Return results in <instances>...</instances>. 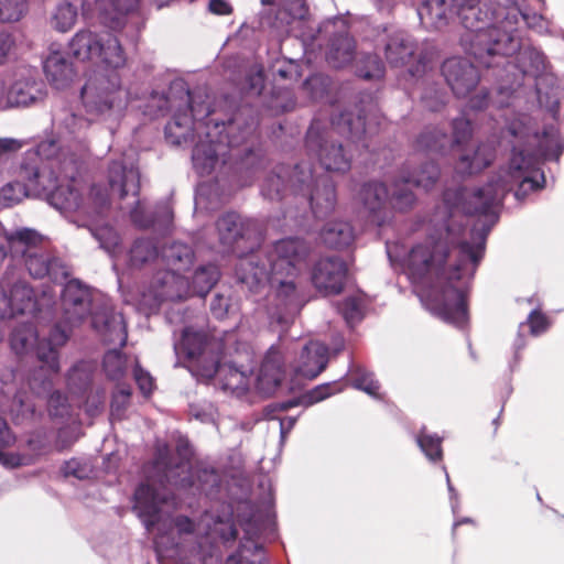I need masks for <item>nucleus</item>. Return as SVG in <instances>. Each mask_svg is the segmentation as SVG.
Returning <instances> with one entry per match:
<instances>
[{
  "instance_id": "5fc2aeb1",
  "label": "nucleus",
  "mask_w": 564,
  "mask_h": 564,
  "mask_svg": "<svg viewBox=\"0 0 564 564\" xmlns=\"http://www.w3.org/2000/svg\"><path fill=\"white\" fill-rule=\"evenodd\" d=\"M357 72L365 79L381 78L384 65L377 54H367L359 61Z\"/></svg>"
},
{
  "instance_id": "c85d7f7f",
  "label": "nucleus",
  "mask_w": 564,
  "mask_h": 564,
  "mask_svg": "<svg viewBox=\"0 0 564 564\" xmlns=\"http://www.w3.org/2000/svg\"><path fill=\"white\" fill-rule=\"evenodd\" d=\"M10 253L14 258H24L30 253L36 252L43 242V237L36 230L31 228L17 229L6 235Z\"/></svg>"
},
{
  "instance_id": "37998d69",
  "label": "nucleus",
  "mask_w": 564,
  "mask_h": 564,
  "mask_svg": "<svg viewBox=\"0 0 564 564\" xmlns=\"http://www.w3.org/2000/svg\"><path fill=\"white\" fill-rule=\"evenodd\" d=\"M243 113V110H239L227 122V124L224 123V130L226 131L228 145L231 148L245 143L256 129V120L253 118L242 122Z\"/></svg>"
},
{
  "instance_id": "f03ea898",
  "label": "nucleus",
  "mask_w": 564,
  "mask_h": 564,
  "mask_svg": "<svg viewBox=\"0 0 564 564\" xmlns=\"http://www.w3.org/2000/svg\"><path fill=\"white\" fill-rule=\"evenodd\" d=\"M310 252V245L302 238L280 239L273 243L264 259L254 252L241 259L236 267V274L250 289L267 281L276 314L281 318L301 307L299 279Z\"/></svg>"
},
{
  "instance_id": "774afa93",
  "label": "nucleus",
  "mask_w": 564,
  "mask_h": 564,
  "mask_svg": "<svg viewBox=\"0 0 564 564\" xmlns=\"http://www.w3.org/2000/svg\"><path fill=\"white\" fill-rule=\"evenodd\" d=\"M424 107L430 111H440L445 106L444 95L438 90H427L422 96Z\"/></svg>"
},
{
  "instance_id": "de8ad7c7",
  "label": "nucleus",
  "mask_w": 564,
  "mask_h": 564,
  "mask_svg": "<svg viewBox=\"0 0 564 564\" xmlns=\"http://www.w3.org/2000/svg\"><path fill=\"white\" fill-rule=\"evenodd\" d=\"M440 177V169L433 161L425 162L409 176L402 177L404 184H413L425 189L431 188Z\"/></svg>"
},
{
  "instance_id": "4d7b16f0",
  "label": "nucleus",
  "mask_w": 564,
  "mask_h": 564,
  "mask_svg": "<svg viewBox=\"0 0 564 564\" xmlns=\"http://www.w3.org/2000/svg\"><path fill=\"white\" fill-rule=\"evenodd\" d=\"M26 196V187L23 183H8L0 189V202L4 207L19 204Z\"/></svg>"
},
{
  "instance_id": "8fccbe9b",
  "label": "nucleus",
  "mask_w": 564,
  "mask_h": 564,
  "mask_svg": "<svg viewBox=\"0 0 564 564\" xmlns=\"http://www.w3.org/2000/svg\"><path fill=\"white\" fill-rule=\"evenodd\" d=\"M159 254L158 248L152 239H137L130 250V260L134 265H142L155 259Z\"/></svg>"
},
{
  "instance_id": "39448f33",
  "label": "nucleus",
  "mask_w": 564,
  "mask_h": 564,
  "mask_svg": "<svg viewBox=\"0 0 564 564\" xmlns=\"http://www.w3.org/2000/svg\"><path fill=\"white\" fill-rule=\"evenodd\" d=\"M69 330L62 323L55 324L50 330L48 337L39 339L33 323L17 325L10 336V345L17 355L29 352L35 345V355L39 366L29 377L30 389L36 394L48 393L53 387V378L59 373V348L68 338Z\"/></svg>"
},
{
  "instance_id": "a211bd4d",
  "label": "nucleus",
  "mask_w": 564,
  "mask_h": 564,
  "mask_svg": "<svg viewBox=\"0 0 564 564\" xmlns=\"http://www.w3.org/2000/svg\"><path fill=\"white\" fill-rule=\"evenodd\" d=\"M442 74L458 98L467 97L479 84L480 74L467 58L451 57L442 65Z\"/></svg>"
},
{
  "instance_id": "052dcab7",
  "label": "nucleus",
  "mask_w": 564,
  "mask_h": 564,
  "mask_svg": "<svg viewBox=\"0 0 564 564\" xmlns=\"http://www.w3.org/2000/svg\"><path fill=\"white\" fill-rule=\"evenodd\" d=\"M338 310L348 324H352L361 318L360 304L356 297L345 299L339 304Z\"/></svg>"
},
{
  "instance_id": "423d86ee",
  "label": "nucleus",
  "mask_w": 564,
  "mask_h": 564,
  "mask_svg": "<svg viewBox=\"0 0 564 564\" xmlns=\"http://www.w3.org/2000/svg\"><path fill=\"white\" fill-rule=\"evenodd\" d=\"M291 182L294 193H301L307 197L316 218H325L335 209L337 203L336 188L329 176L314 177L311 165L302 162L294 165Z\"/></svg>"
},
{
  "instance_id": "cd10ccee",
  "label": "nucleus",
  "mask_w": 564,
  "mask_h": 564,
  "mask_svg": "<svg viewBox=\"0 0 564 564\" xmlns=\"http://www.w3.org/2000/svg\"><path fill=\"white\" fill-rule=\"evenodd\" d=\"M328 364V350L324 345L310 343L301 352V365L297 371L308 379L316 378L323 372Z\"/></svg>"
},
{
  "instance_id": "dca6fc26",
  "label": "nucleus",
  "mask_w": 564,
  "mask_h": 564,
  "mask_svg": "<svg viewBox=\"0 0 564 564\" xmlns=\"http://www.w3.org/2000/svg\"><path fill=\"white\" fill-rule=\"evenodd\" d=\"M189 112H177L165 126V138L175 145L194 140V121L206 119L212 113L209 105L195 106L189 90L186 91Z\"/></svg>"
},
{
  "instance_id": "5701e85b",
  "label": "nucleus",
  "mask_w": 564,
  "mask_h": 564,
  "mask_svg": "<svg viewBox=\"0 0 564 564\" xmlns=\"http://www.w3.org/2000/svg\"><path fill=\"white\" fill-rule=\"evenodd\" d=\"M284 379V360L279 348L271 347L265 354L257 377V388L265 393L273 392Z\"/></svg>"
},
{
  "instance_id": "2f4dec72",
  "label": "nucleus",
  "mask_w": 564,
  "mask_h": 564,
  "mask_svg": "<svg viewBox=\"0 0 564 564\" xmlns=\"http://www.w3.org/2000/svg\"><path fill=\"white\" fill-rule=\"evenodd\" d=\"M98 45L96 57L107 67L118 69L126 65V52L116 35L108 32L100 34Z\"/></svg>"
},
{
  "instance_id": "473e14b6",
  "label": "nucleus",
  "mask_w": 564,
  "mask_h": 564,
  "mask_svg": "<svg viewBox=\"0 0 564 564\" xmlns=\"http://www.w3.org/2000/svg\"><path fill=\"white\" fill-rule=\"evenodd\" d=\"M162 260L170 268L167 271L176 273L191 269L194 262V251L191 246L174 241L162 248Z\"/></svg>"
},
{
  "instance_id": "3c124183",
  "label": "nucleus",
  "mask_w": 564,
  "mask_h": 564,
  "mask_svg": "<svg viewBox=\"0 0 564 564\" xmlns=\"http://www.w3.org/2000/svg\"><path fill=\"white\" fill-rule=\"evenodd\" d=\"M416 442L424 455L431 462L437 463L443 459V440L437 434H431L423 430L417 435Z\"/></svg>"
},
{
  "instance_id": "c03bdc74",
  "label": "nucleus",
  "mask_w": 564,
  "mask_h": 564,
  "mask_svg": "<svg viewBox=\"0 0 564 564\" xmlns=\"http://www.w3.org/2000/svg\"><path fill=\"white\" fill-rule=\"evenodd\" d=\"M517 56L518 67L522 75L538 74L545 68V56L535 47L522 43Z\"/></svg>"
},
{
  "instance_id": "bb28decb",
  "label": "nucleus",
  "mask_w": 564,
  "mask_h": 564,
  "mask_svg": "<svg viewBox=\"0 0 564 564\" xmlns=\"http://www.w3.org/2000/svg\"><path fill=\"white\" fill-rule=\"evenodd\" d=\"M422 24L429 29L441 30L456 15L448 0H425L417 9Z\"/></svg>"
},
{
  "instance_id": "2eb2a0df",
  "label": "nucleus",
  "mask_w": 564,
  "mask_h": 564,
  "mask_svg": "<svg viewBox=\"0 0 564 564\" xmlns=\"http://www.w3.org/2000/svg\"><path fill=\"white\" fill-rule=\"evenodd\" d=\"M473 135L470 120L456 118L453 121V138L442 129L429 127L416 139V148L427 152H443L447 145H462L467 143Z\"/></svg>"
},
{
  "instance_id": "f3484780",
  "label": "nucleus",
  "mask_w": 564,
  "mask_h": 564,
  "mask_svg": "<svg viewBox=\"0 0 564 564\" xmlns=\"http://www.w3.org/2000/svg\"><path fill=\"white\" fill-rule=\"evenodd\" d=\"M462 25L470 33L468 35V53L474 56V44L480 32H487L492 15L491 11L480 0H448Z\"/></svg>"
},
{
  "instance_id": "e2e57ef3",
  "label": "nucleus",
  "mask_w": 564,
  "mask_h": 564,
  "mask_svg": "<svg viewBox=\"0 0 564 564\" xmlns=\"http://www.w3.org/2000/svg\"><path fill=\"white\" fill-rule=\"evenodd\" d=\"M104 367L107 376L112 380H117L123 376L124 368L119 354H108L105 357Z\"/></svg>"
},
{
  "instance_id": "72a5a7b5",
  "label": "nucleus",
  "mask_w": 564,
  "mask_h": 564,
  "mask_svg": "<svg viewBox=\"0 0 564 564\" xmlns=\"http://www.w3.org/2000/svg\"><path fill=\"white\" fill-rule=\"evenodd\" d=\"M43 68L47 80L57 89L66 87L74 76L72 64L58 53L51 54Z\"/></svg>"
},
{
  "instance_id": "09e8293b",
  "label": "nucleus",
  "mask_w": 564,
  "mask_h": 564,
  "mask_svg": "<svg viewBox=\"0 0 564 564\" xmlns=\"http://www.w3.org/2000/svg\"><path fill=\"white\" fill-rule=\"evenodd\" d=\"M538 162L534 152H525V150L513 147L509 162V173L513 177H520L522 173L534 169Z\"/></svg>"
},
{
  "instance_id": "aec40b11",
  "label": "nucleus",
  "mask_w": 564,
  "mask_h": 564,
  "mask_svg": "<svg viewBox=\"0 0 564 564\" xmlns=\"http://www.w3.org/2000/svg\"><path fill=\"white\" fill-rule=\"evenodd\" d=\"M162 487L158 482V476L147 475V481L140 484L134 491V507L145 529L151 531L160 520L162 500L159 497L155 486Z\"/></svg>"
},
{
  "instance_id": "a18cd8bd",
  "label": "nucleus",
  "mask_w": 564,
  "mask_h": 564,
  "mask_svg": "<svg viewBox=\"0 0 564 564\" xmlns=\"http://www.w3.org/2000/svg\"><path fill=\"white\" fill-rule=\"evenodd\" d=\"M78 18L77 7L68 1L59 2L51 15V24L58 32H68Z\"/></svg>"
},
{
  "instance_id": "79ce46f5",
  "label": "nucleus",
  "mask_w": 564,
  "mask_h": 564,
  "mask_svg": "<svg viewBox=\"0 0 564 564\" xmlns=\"http://www.w3.org/2000/svg\"><path fill=\"white\" fill-rule=\"evenodd\" d=\"M99 37L100 34H96L89 30L78 31L69 43L72 55L80 61L96 57L99 48Z\"/></svg>"
},
{
  "instance_id": "6ab92c4d",
  "label": "nucleus",
  "mask_w": 564,
  "mask_h": 564,
  "mask_svg": "<svg viewBox=\"0 0 564 564\" xmlns=\"http://www.w3.org/2000/svg\"><path fill=\"white\" fill-rule=\"evenodd\" d=\"M188 282L181 274L173 271H159L152 279L144 300L152 299L151 306H160L163 302H175L186 299Z\"/></svg>"
},
{
  "instance_id": "ea45409f",
  "label": "nucleus",
  "mask_w": 564,
  "mask_h": 564,
  "mask_svg": "<svg viewBox=\"0 0 564 564\" xmlns=\"http://www.w3.org/2000/svg\"><path fill=\"white\" fill-rule=\"evenodd\" d=\"M533 138L538 141V149L534 151L538 160L560 159L563 153L564 144L556 129L553 127L545 128L541 137L539 133H534Z\"/></svg>"
},
{
  "instance_id": "1a4fd4ad",
  "label": "nucleus",
  "mask_w": 564,
  "mask_h": 564,
  "mask_svg": "<svg viewBox=\"0 0 564 564\" xmlns=\"http://www.w3.org/2000/svg\"><path fill=\"white\" fill-rule=\"evenodd\" d=\"M107 188L100 185H93L89 192L94 214L101 215L110 206V195H117L120 199L129 194L137 196L140 191V174L133 165L127 166L122 161H112L108 167Z\"/></svg>"
},
{
  "instance_id": "7ed1b4c3",
  "label": "nucleus",
  "mask_w": 564,
  "mask_h": 564,
  "mask_svg": "<svg viewBox=\"0 0 564 564\" xmlns=\"http://www.w3.org/2000/svg\"><path fill=\"white\" fill-rule=\"evenodd\" d=\"M491 22L487 32H480L474 44V58L486 68L510 66L507 61L522 46L519 23L523 21L529 29L542 26L543 18L538 13L524 11L520 4H498L491 11Z\"/></svg>"
},
{
  "instance_id": "4be33fe9",
  "label": "nucleus",
  "mask_w": 564,
  "mask_h": 564,
  "mask_svg": "<svg viewBox=\"0 0 564 564\" xmlns=\"http://www.w3.org/2000/svg\"><path fill=\"white\" fill-rule=\"evenodd\" d=\"M43 84L31 76H18L11 73L8 86V108L29 106L43 98Z\"/></svg>"
},
{
  "instance_id": "f257e3e1",
  "label": "nucleus",
  "mask_w": 564,
  "mask_h": 564,
  "mask_svg": "<svg viewBox=\"0 0 564 564\" xmlns=\"http://www.w3.org/2000/svg\"><path fill=\"white\" fill-rule=\"evenodd\" d=\"M490 227L473 230V242L460 239L462 227L457 230L446 227L445 236L427 239L414 246L409 254L411 268L419 274L436 273L444 283L434 289L427 297L429 310L441 319L464 326L468 321L467 292L454 284L467 270L468 263L476 271L485 254Z\"/></svg>"
},
{
  "instance_id": "e433bc0d",
  "label": "nucleus",
  "mask_w": 564,
  "mask_h": 564,
  "mask_svg": "<svg viewBox=\"0 0 564 564\" xmlns=\"http://www.w3.org/2000/svg\"><path fill=\"white\" fill-rule=\"evenodd\" d=\"M388 197V187L384 183L378 181L365 183L359 192L361 204L372 216H377L383 210Z\"/></svg>"
},
{
  "instance_id": "bf43d9fd",
  "label": "nucleus",
  "mask_w": 564,
  "mask_h": 564,
  "mask_svg": "<svg viewBox=\"0 0 564 564\" xmlns=\"http://www.w3.org/2000/svg\"><path fill=\"white\" fill-rule=\"evenodd\" d=\"M327 86L328 78L319 74L310 76L303 83L304 89L310 91L314 99L322 97L326 93Z\"/></svg>"
},
{
  "instance_id": "9d476101",
  "label": "nucleus",
  "mask_w": 564,
  "mask_h": 564,
  "mask_svg": "<svg viewBox=\"0 0 564 564\" xmlns=\"http://www.w3.org/2000/svg\"><path fill=\"white\" fill-rule=\"evenodd\" d=\"M120 77L117 73H94L80 90L82 101L88 112L104 113L122 101Z\"/></svg>"
},
{
  "instance_id": "58836bf2",
  "label": "nucleus",
  "mask_w": 564,
  "mask_h": 564,
  "mask_svg": "<svg viewBox=\"0 0 564 564\" xmlns=\"http://www.w3.org/2000/svg\"><path fill=\"white\" fill-rule=\"evenodd\" d=\"M323 242L333 249H341L354 240L351 226L346 221H330L321 231Z\"/></svg>"
},
{
  "instance_id": "412c9836",
  "label": "nucleus",
  "mask_w": 564,
  "mask_h": 564,
  "mask_svg": "<svg viewBox=\"0 0 564 564\" xmlns=\"http://www.w3.org/2000/svg\"><path fill=\"white\" fill-rule=\"evenodd\" d=\"M35 307V292L28 283L22 281L14 283L9 294L0 289V321L33 312Z\"/></svg>"
},
{
  "instance_id": "f8f14e48",
  "label": "nucleus",
  "mask_w": 564,
  "mask_h": 564,
  "mask_svg": "<svg viewBox=\"0 0 564 564\" xmlns=\"http://www.w3.org/2000/svg\"><path fill=\"white\" fill-rule=\"evenodd\" d=\"M140 0H94L83 1L82 15L86 20L97 19L101 24L112 29H122L128 18L135 15Z\"/></svg>"
},
{
  "instance_id": "7c9ffc66",
  "label": "nucleus",
  "mask_w": 564,
  "mask_h": 564,
  "mask_svg": "<svg viewBox=\"0 0 564 564\" xmlns=\"http://www.w3.org/2000/svg\"><path fill=\"white\" fill-rule=\"evenodd\" d=\"M496 148L491 143H481L477 147L474 155H462L457 162L456 171L459 174L471 175L478 173L495 161Z\"/></svg>"
},
{
  "instance_id": "603ef678",
  "label": "nucleus",
  "mask_w": 564,
  "mask_h": 564,
  "mask_svg": "<svg viewBox=\"0 0 564 564\" xmlns=\"http://www.w3.org/2000/svg\"><path fill=\"white\" fill-rule=\"evenodd\" d=\"M343 388L344 386L338 381H332L316 386L302 395L301 403L306 406L313 405L343 391Z\"/></svg>"
},
{
  "instance_id": "0e129e2a",
  "label": "nucleus",
  "mask_w": 564,
  "mask_h": 564,
  "mask_svg": "<svg viewBox=\"0 0 564 564\" xmlns=\"http://www.w3.org/2000/svg\"><path fill=\"white\" fill-rule=\"evenodd\" d=\"M527 322L530 328V333L534 336L544 333L550 326L547 316L539 310L532 311L529 314Z\"/></svg>"
},
{
  "instance_id": "6e6552de",
  "label": "nucleus",
  "mask_w": 564,
  "mask_h": 564,
  "mask_svg": "<svg viewBox=\"0 0 564 564\" xmlns=\"http://www.w3.org/2000/svg\"><path fill=\"white\" fill-rule=\"evenodd\" d=\"M220 243L239 257V261L260 246L262 230L258 221L243 219L236 213H227L216 223Z\"/></svg>"
},
{
  "instance_id": "a878e982",
  "label": "nucleus",
  "mask_w": 564,
  "mask_h": 564,
  "mask_svg": "<svg viewBox=\"0 0 564 564\" xmlns=\"http://www.w3.org/2000/svg\"><path fill=\"white\" fill-rule=\"evenodd\" d=\"M356 55V42L349 35L346 24L329 40L326 59L334 68H341L350 64Z\"/></svg>"
},
{
  "instance_id": "680f3d73",
  "label": "nucleus",
  "mask_w": 564,
  "mask_h": 564,
  "mask_svg": "<svg viewBox=\"0 0 564 564\" xmlns=\"http://www.w3.org/2000/svg\"><path fill=\"white\" fill-rule=\"evenodd\" d=\"M133 376L140 391L144 395H150L154 390V379L150 372L137 364L133 369Z\"/></svg>"
},
{
  "instance_id": "20e7f679",
  "label": "nucleus",
  "mask_w": 564,
  "mask_h": 564,
  "mask_svg": "<svg viewBox=\"0 0 564 564\" xmlns=\"http://www.w3.org/2000/svg\"><path fill=\"white\" fill-rule=\"evenodd\" d=\"M345 135L352 143L368 149L365 117L343 111L327 127L321 119H314L305 135V148L310 155L317 158L321 166L332 173L346 174L351 169L352 158L344 145L333 139V131Z\"/></svg>"
},
{
  "instance_id": "b1692460",
  "label": "nucleus",
  "mask_w": 564,
  "mask_h": 564,
  "mask_svg": "<svg viewBox=\"0 0 564 564\" xmlns=\"http://www.w3.org/2000/svg\"><path fill=\"white\" fill-rule=\"evenodd\" d=\"M23 259L26 270L34 279L48 276L52 282L57 283L68 276L66 267L59 259L52 258L40 250Z\"/></svg>"
},
{
  "instance_id": "c756f323",
  "label": "nucleus",
  "mask_w": 564,
  "mask_h": 564,
  "mask_svg": "<svg viewBox=\"0 0 564 564\" xmlns=\"http://www.w3.org/2000/svg\"><path fill=\"white\" fill-rule=\"evenodd\" d=\"M175 487L188 489L195 487L200 494L212 497L218 492L220 477L215 469L202 468L194 475H186L175 480Z\"/></svg>"
},
{
  "instance_id": "6e6d98bb",
  "label": "nucleus",
  "mask_w": 564,
  "mask_h": 564,
  "mask_svg": "<svg viewBox=\"0 0 564 564\" xmlns=\"http://www.w3.org/2000/svg\"><path fill=\"white\" fill-rule=\"evenodd\" d=\"M408 184L402 182V185L397 182L394 184L393 193L390 197L392 208L399 212H406L411 209L415 203V195L406 187Z\"/></svg>"
},
{
  "instance_id": "0eeeda50",
  "label": "nucleus",
  "mask_w": 564,
  "mask_h": 564,
  "mask_svg": "<svg viewBox=\"0 0 564 564\" xmlns=\"http://www.w3.org/2000/svg\"><path fill=\"white\" fill-rule=\"evenodd\" d=\"M508 191L505 181L498 177L470 195H467L465 187L447 188L443 193V202L448 208L460 209L469 216H489L494 214L492 208L505 198Z\"/></svg>"
},
{
  "instance_id": "f704fd0d",
  "label": "nucleus",
  "mask_w": 564,
  "mask_h": 564,
  "mask_svg": "<svg viewBox=\"0 0 564 564\" xmlns=\"http://www.w3.org/2000/svg\"><path fill=\"white\" fill-rule=\"evenodd\" d=\"M176 463L166 444L160 445L156 448L155 456L152 463V469L156 473L158 482L164 488L166 485L175 486V480H180L178 470L175 467Z\"/></svg>"
},
{
  "instance_id": "4468645a",
  "label": "nucleus",
  "mask_w": 564,
  "mask_h": 564,
  "mask_svg": "<svg viewBox=\"0 0 564 564\" xmlns=\"http://www.w3.org/2000/svg\"><path fill=\"white\" fill-rule=\"evenodd\" d=\"M93 290L77 279L69 280L62 292L63 323L79 325L91 314Z\"/></svg>"
},
{
  "instance_id": "13d9d810",
  "label": "nucleus",
  "mask_w": 564,
  "mask_h": 564,
  "mask_svg": "<svg viewBox=\"0 0 564 564\" xmlns=\"http://www.w3.org/2000/svg\"><path fill=\"white\" fill-rule=\"evenodd\" d=\"M25 9L24 0H0V20L2 22L19 21Z\"/></svg>"
},
{
  "instance_id": "9b49d317",
  "label": "nucleus",
  "mask_w": 564,
  "mask_h": 564,
  "mask_svg": "<svg viewBox=\"0 0 564 564\" xmlns=\"http://www.w3.org/2000/svg\"><path fill=\"white\" fill-rule=\"evenodd\" d=\"M181 344L188 359H196L198 364H203L200 375L204 378L212 379L223 370L219 364V352L217 351L219 344L205 332L186 327L183 330Z\"/></svg>"
},
{
  "instance_id": "ddd939ff",
  "label": "nucleus",
  "mask_w": 564,
  "mask_h": 564,
  "mask_svg": "<svg viewBox=\"0 0 564 564\" xmlns=\"http://www.w3.org/2000/svg\"><path fill=\"white\" fill-rule=\"evenodd\" d=\"M348 265L338 256L319 258L312 267L311 280L314 288L324 295H338L346 285Z\"/></svg>"
},
{
  "instance_id": "4c0bfd02",
  "label": "nucleus",
  "mask_w": 564,
  "mask_h": 564,
  "mask_svg": "<svg viewBox=\"0 0 564 564\" xmlns=\"http://www.w3.org/2000/svg\"><path fill=\"white\" fill-rule=\"evenodd\" d=\"M218 144L214 141H200L193 149V165L198 174H210L218 162Z\"/></svg>"
},
{
  "instance_id": "69168bd1",
  "label": "nucleus",
  "mask_w": 564,
  "mask_h": 564,
  "mask_svg": "<svg viewBox=\"0 0 564 564\" xmlns=\"http://www.w3.org/2000/svg\"><path fill=\"white\" fill-rule=\"evenodd\" d=\"M28 447L36 455H43L48 452L50 443L45 432L36 431L28 440Z\"/></svg>"
},
{
  "instance_id": "864d4df0",
  "label": "nucleus",
  "mask_w": 564,
  "mask_h": 564,
  "mask_svg": "<svg viewBox=\"0 0 564 564\" xmlns=\"http://www.w3.org/2000/svg\"><path fill=\"white\" fill-rule=\"evenodd\" d=\"M220 272L215 264L198 268L194 273L193 283L200 293L208 292L219 280Z\"/></svg>"
},
{
  "instance_id": "c9c22d12",
  "label": "nucleus",
  "mask_w": 564,
  "mask_h": 564,
  "mask_svg": "<svg viewBox=\"0 0 564 564\" xmlns=\"http://www.w3.org/2000/svg\"><path fill=\"white\" fill-rule=\"evenodd\" d=\"M263 546L254 541L248 530H245V536L240 540L238 550L228 555L225 564H267L263 558Z\"/></svg>"
},
{
  "instance_id": "393cba45",
  "label": "nucleus",
  "mask_w": 564,
  "mask_h": 564,
  "mask_svg": "<svg viewBox=\"0 0 564 564\" xmlns=\"http://www.w3.org/2000/svg\"><path fill=\"white\" fill-rule=\"evenodd\" d=\"M416 51V43L404 32L389 35L384 43V56L392 67H403L410 64L415 58Z\"/></svg>"
},
{
  "instance_id": "338daca9",
  "label": "nucleus",
  "mask_w": 564,
  "mask_h": 564,
  "mask_svg": "<svg viewBox=\"0 0 564 564\" xmlns=\"http://www.w3.org/2000/svg\"><path fill=\"white\" fill-rule=\"evenodd\" d=\"M12 412H17V417L28 419L34 415L35 405L28 399H24L21 394H17L12 401Z\"/></svg>"
},
{
  "instance_id": "49530a36",
  "label": "nucleus",
  "mask_w": 564,
  "mask_h": 564,
  "mask_svg": "<svg viewBox=\"0 0 564 564\" xmlns=\"http://www.w3.org/2000/svg\"><path fill=\"white\" fill-rule=\"evenodd\" d=\"M209 535L219 540L225 546L231 545L238 538V528L232 514L215 518L209 527Z\"/></svg>"
},
{
  "instance_id": "a19ab883",
  "label": "nucleus",
  "mask_w": 564,
  "mask_h": 564,
  "mask_svg": "<svg viewBox=\"0 0 564 564\" xmlns=\"http://www.w3.org/2000/svg\"><path fill=\"white\" fill-rule=\"evenodd\" d=\"M294 173V169L290 174L289 169L285 165H279L274 171L265 178L262 185V194L273 200L281 199L284 196L286 187L290 186L293 191L291 177Z\"/></svg>"
}]
</instances>
